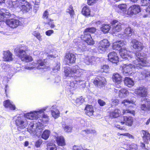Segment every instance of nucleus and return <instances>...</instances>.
Listing matches in <instances>:
<instances>
[{"label":"nucleus","mask_w":150,"mask_h":150,"mask_svg":"<svg viewBox=\"0 0 150 150\" xmlns=\"http://www.w3.org/2000/svg\"><path fill=\"white\" fill-rule=\"evenodd\" d=\"M136 60L133 61V65L131 64H124L122 66L123 74L126 76L130 75L134 73L136 69H139L146 66L148 63L147 57L146 54L142 52H137L135 53Z\"/></svg>","instance_id":"obj_1"},{"label":"nucleus","mask_w":150,"mask_h":150,"mask_svg":"<svg viewBox=\"0 0 150 150\" xmlns=\"http://www.w3.org/2000/svg\"><path fill=\"white\" fill-rule=\"evenodd\" d=\"M44 127L42 123L40 122L36 124L30 123L27 128L28 131L33 135H36L38 137H41L44 140H47L50 135V131L49 130L45 129L42 133Z\"/></svg>","instance_id":"obj_2"},{"label":"nucleus","mask_w":150,"mask_h":150,"mask_svg":"<svg viewBox=\"0 0 150 150\" xmlns=\"http://www.w3.org/2000/svg\"><path fill=\"white\" fill-rule=\"evenodd\" d=\"M125 44L122 41L116 42L113 43L112 48L114 50H120V55L122 58L127 59L130 62H131L133 56L134 54L132 52L128 51L125 47L121 48Z\"/></svg>","instance_id":"obj_3"},{"label":"nucleus","mask_w":150,"mask_h":150,"mask_svg":"<svg viewBox=\"0 0 150 150\" xmlns=\"http://www.w3.org/2000/svg\"><path fill=\"white\" fill-rule=\"evenodd\" d=\"M64 72L66 76L73 77L75 79L80 77L83 74L86 73V70L80 68L78 66L75 65L71 68L64 67Z\"/></svg>","instance_id":"obj_4"},{"label":"nucleus","mask_w":150,"mask_h":150,"mask_svg":"<svg viewBox=\"0 0 150 150\" xmlns=\"http://www.w3.org/2000/svg\"><path fill=\"white\" fill-rule=\"evenodd\" d=\"M12 4L13 7L20 6V9L23 12H26L28 11L32 8L30 4L25 0H20L19 1H11L10 5Z\"/></svg>","instance_id":"obj_5"},{"label":"nucleus","mask_w":150,"mask_h":150,"mask_svg":"<svg viewBox=\"0 0 150 150\" xmlns=\"http://www.w3.org/2000/svg\"><path fill=\"white\" fill-rule=\"evenodd\" d=\"M16 55L18 56L20 59L23 62H29L33 60V59L30 55L27 54L25 50H24L22 48L18 49L16 48L15 50Z\"/></svg>","instance_id":"obj_6"},{"label":"nucleus","mask_w":150,"mask_h":150,"mask_svg":"<svg viewBox=\"0 0 150 150\" xmlns=\"http://www.w3.org/2000/svg\"><path fill=\"white\" fill-rule=\"evenodd\" d=\"M46 109V108H45L31 111L25 114L24 116L26 118L29 119L35 120H36L35 122H38V120L39 117H40L41 114L44 111H45Z\"/></svg>","instance_id":"obj_7"},{"label":"nucleus","mask_w":150,"mask_h":150,"mask_svg":"<svg viewBox=\"0 0 150 150\" xmlns=\"http://www.w3.org/2000/svg\"><path fill=\"white\" fill-rule=\"evenodd\" d=\"M26 118L24 115L23 117H14L16 124L18 129H23L27 127L28 123Z\"/></svg>","instance_id":"obj_8"},{"label":"nucleus","mask_w":150,"mask_h":150,"mask_svg":"<svg viewBox=\"0 0 150 150\" xmlns=\"http://www.w3.org/2000/svg\"><path fill=\"white\" fill-rule=\"evenodd\" d=\"M37 64H36L35 63H33L32 66H27L25 67V68L26 69L31 70L33 69L35 67H37L38 69H46L48 67L45 65V62L44 61L42 60H39L37 62Z\"/></svg>","instance_id":"obj_9"},{"label":"nucleus","mask_w":150,"mask_h":150,"mask_svg":"<svg viewBox=\"0 0 150 150\" xmlns=\"http://www.w3.org/2000/svg\"><path fill=\"white\" fill-rule=\"evenodd\" d=\"M110 45L108 40L104 39L100 41L98 44V49L99 52L102 53L105 51Z\"/></svg>","instance_id":"obj_10"},{"label":"nucleus","mask_w":150,"mask_h":150,"mask_svg":"<svg viewBox=\"0 0 150 150\" xmlns=\"http://www.w3.org/2000/svg\"><path fill=\"white\" fill-rule=\"evenodd\" d=\"M119 122L122 125L125 124L126 125L131 126L133 124V118L130 116H122L119 120Z\"/></svg>","instance_id":"obj_11"},{"label":"nucleus","mask_w":150,"mask_h":150,"mask_svg":"<svg viewBox=\"0 0 150 150\" xmlns=\"http://www.w3.org/2000/svg\"><path fill=\"white\" fill-rule=\"evenodd\" d=\"M76 79L75 81H72L67 83V87L68 88L73 90H74L77 87V85H83L85 83V82L83 80H77Z\"/></svg>","instance_id":"obj_12"},{"label":"nucleus","mask_w":150,"mask_h":150,"mask_svg":"<svg viewBox=\"0 0 150 150\" xmlns=\"http://www.w3.org/2000/svg\"><path fill=\"white\" fill-rule=\"evenodd\" d=\"M111 24L112 26V31L115 33L120 31L122 29V24L116 20L112 21Z\"/></svg>","instance_id":"obj_13"},{"label":"nucleus","mask_w":150,"mask_h":150,"mask_svg":"<svg viewBox=\"0 0 150 150\" xmlns=\"http://www.w3.org/2000/svg\"><path fill=\"white\" fill-rule=\"evenodd\" d=\"M141 11V8L140 6L138 5H134L131 6L129 8L127 12L128 15L136 14Z\"/></svg>","instance_id":"obj_14"},{"label":"nucleus","mask_w":150,"mask_h":150,"mask_svg":"<svg viewBox=\"0 0 150 150\" xmlns=\"http://www.w3.org/2000/svg\"><path fill=\"white\" fill-rule=\"evenodd\" d=\"M137 95L142 97H145L147 95L146 88L144 86H141L136 89L134 92Z\"/></svg>","instance_id":"obj_15"},{"label":"nucleus","mask_w":150,"mask_h":150,"mask_svg":"<svg viewBox=\"0 0 150 150\" xmlns=\"http://www.w3.org/2000/svg\"><path fill=\"white\" fill-rule=\"evenodd\" d=\"M131 46L134 49L140 51L144 47L143 44L136 39L132 40L130 42Z\"/></svg>","instance_id":"obj_16"},{"label":"nucleus","mask_w":150,"mask_h":150,"mask_svg":"<svg viewBox=\"0 0 150 150\" xmlns=\"http://www.w3.org/2000/svg\"><path fill=\"white\" fill-rule=\"evenodd\" d=\"M2 10L0 11V22L5 21L6 23L8 25H9V13L6 12H3Z\"/></svg>","instance_id":"obj_17"},{"label":"nucleus","mask_w":150,"mask_h":150,"mask_svg":"<svg viewBox=\"0 0 150 150\" xmlns=\"http://www.w3.org/2000/svg\"><path fill=\"white\" fill-rule=\"evenodd\" d=\"M76 58L75 55L72 53H69L66 54L65 56V61L66 63L70 65L75 62Z\"/></svg>","instance_id":"obj_18"},{"label":"nucleus","mask_w":150,"mask_h":150,"mask_svg":"<svg viewBox=\"0 0 150 150\" xmlns=\"http://www.w3.org/2000/svg\"><path fill=\"white\" fill-rule=\"evenodd\" d=\"M108 59L112 63L117 64L119 61V58L117 54L115 52H110L108 55Z\"/></svg>","instance_id":"obj_19"},{"label":"nucleus","mask_w":150,"mask_h":150,"mask_svg":"<svg viewBox=\"0 0 150 150\" xmlns=\"http://www.w3.org/2000/svg\"><path fill=\"white\" fill-rule=\"evenodd\" d=\"M142 104L140 106L141 109L144 111H148L150 110V102L147 99H143L142 100Z\"/></svg>","instance_id":"obj_20"},{"label":"nucleus","mask_w":150,"mask_h":150,"mask_svg":"<svg viewBox=\"0 0 150 150\" xmlns=\"http://www.w3.org/2000/svg\"><path fill=\"white\" fill-rule=\"evenodd\" d=\"M136 100L134 99H125L122 102V104L126 107L132 108L136 105Z\"/></svg>","instance_id":"obj_21"},{"label":"nucleus","mask_w":150,"mask_h":150,"mask_svg":"<svg viewBox=\"0 0 150 150\" xmlns=\"http://www.w3.org/2000/svg\"><path fill=\"white\" fill-rule=\"evenodd\" d=\"M133 32V30L131 28L128 27L126 28L124 31L123 34H119L118 36L119 38H124L129 35H131Z\"/></svg>","instance_id":"obj_22"},{"label":"nucleus","mask_w":150,"mask_h":150,"mask_svg":"<svg viewBox=\"0 0 150 150\" xmlns=\"http://www.w3.org/2000/svg\"><path fill=\"white\" fill-rule=\"evenodd\" d=\"M93 83L95 85L98 86L102 87L106 83V81L104 77H99L96 78Z\"/></svg>","instance_id":"obj_23"},{"label":"nucleus","mask_w":150,"mask_h":150,"mask_svg":"<svg viewBox=\"0 0 150 150\" xmlns=\"http://www.w3.org/2000/svg\"><path fill=\"white\" fill-rule=\"evenodd\" d=\"M44 111H44L41 114L40 117H39V119L38 120V122H35L34 123L31 122V123L36 124V123L39 122L40 123H41V122H42L44 123H47L49 121V116L47 115L44 114Z\"/></svg>","instance_id":"obj_24"},{"label":"nucleus","mask_w":150,"mask_h":150,"mask_svg":"<svg viewBox=\"0 0 150 150\" xmlns=\"http://www.w3.org/2000/svg\"><path fill=\"white\" fill-rule=\"evenodd\" d=\"M98 59L93 56H87L84 58V62L87 65H89L94 63Z\"/></svg>","instance_id":"obj_25"},{"label":"nucleus","mask_w":150,"mask_h":150,"mask_svg":"<svg viewBox=\"0 0 150 150\" xmlns=\"http://www.w3.org/2000/svg\"><path fill=\"white\" fill-rule=\"evenodd\" d=\"M81 13L83 15L86 16H93L95 14L94 13H92L91 12L89 7L88 6H85L83 7Z\"/></svg>","instance_id":"obj_26"},{"label":"nucleus","mask_w":150,"mask_h":150,"mask_svg":"<svg viewBox=\"0 0 150 150\" xmlns=\"http://www.w3.org/2000/svg\"><path fill=\"white\" fill-rule=\"evenodd\" d=\"M121 115V112L118 109H115L110 111L109 113L110 117L111 118H116Z\"/></svg>","instance_id":"obj_27"},{"label":"nucleus","mask_w":150,"mask_h":150,"mask_svg":"<svg viewBox=\"0 0 150 150\" xmlns=\"http://www.w3.org/2000/svg\"><path fill=\"white\" fill-rule=\"evenodd\" d=\"M55 138L56 142L58 145L62 146L65 145V140L62 136L57 135L55 136Z\"/></svg>","instance_id":"obj_28"},{"label":"nucleus","mask_w":150,"mask_h":150,"mask_svg":"<svg viewBox=\"0 0 150 150\" xmlns=\"http://www.w3.org/2000/svg\"><path fill=\"white\" fill-rule=\"evenodd\" d=\"M84 38L86 43L89 45H93L94 44V41L93 40L91 35L88 34H85Z\"/></svg>","instance_id":"obj_29"},{"label":"nucleus","mask_w":150,"mask_h":150,"mask_svg":"<svg viewBox=\"0 0 150 150\" xmlns=\"http://www.w3.org/2000/svg\"><path fill=\"white\" fill-rule=\"evenodd\" d=\"M85 110L86 114L89 116H92L94 112L93 107L90 105L86 106Z\"/></svg>","instance_id":"obj_30"},{"label":"nucleus","mask_w":150,"mask_h":150,"mask_svg":"<svg viewBox=\"0 0 150 150\" xmlns=\"http://www.w3.org/2000/svg\"><path fill=\"white\" fill-rule=\"evenodd\" d=\"M19 21L16 19L10 18V28H14L19 25Z\"/></svg>","instance_id":"obj_31"},{"label":"nucleus","mask_w":150,"mask_h":150,"mask_svg":"<svg viewBox=\"0 0 150 150\" xmlns=\"http://www.w3.org/2000/svg\"><path fill=\"white\" fill-rule=\"evenodd\" d=\"M112 78L113 81L117 84H120L122 81L121 76L117 73L114 74Z\"/></svg>","instance_id":"obj_32"},{"label":"nucleus","mask_w":150,"mask_h":150,"mask_svg":"<svg viewBox=\"0 0 150 150\" xmlns=\"http://www.w3.org/2000/svg\"><path fill=\"white\" fill-rule=\"evenodd\" d=\"M125 84L128 87H131L134 85V82L133 80L129 77H125L124 80Z\"/></svg>","instance_id":"obj_33"},{"label":"nucleus","mask_w":150,"mask_h":150,"mask_svg":"<svg viewBox=\"0 0 150 150\" xmlns=\"http://www.w3.org/2000/svg\"><path fill=\"white\" fill-rule=\"evenodd\" d=\"M119 96L120 98L125 97L129 94V92L126 89L122 88L119 90Z\"/></svg>","instance_id":"obj_34"},{"label":"nucleus","mask_w":150,"mask_h":150,"mask_svg":"<svg viewBox=\"0 0 150 150\" xmlns=\"http://www.w3.org/2000/svg\"><path fill=\"white\" fill-rule=\"evenodd\" d=\"M143 134V138L146 143H148L149 141H150V134L146 131H142Z\"/></svg>","instance_id":"obj_35"},{"label":"nucleus","mask_w":150,"mask_h":150,"mask_svg":"<svg viewBox=\"0 0 150 150\" xmlns=\"http://www.w3.org/2000/svg\"><path fill=\"white\" fill-rule=\"evenodd\" d=\"M111 28L110 25L104 24L102 25L100 28L101 30L104 33H108Z\"/></svg>","instance_id":"obj_36"},{"label":"nucleus","mask_w":150,"mask_h":150,"mask_svg":"<svg viewBox=\"0 0 150 150\" xmlns=\"http://www.w3.org/2000/svg\"><path fill=\"white\" fill-rule=\"evenodd\" d=\"M51 111L52 116L54 119H57L59 117L60 112L58 109H54L51 110Z\"/></svg>","instance_id":"obj_37"},{"label":"nucleus","mask_w":150,"mask_h":150,"mask_svg":"<svg viewBox=\"0 0 150 150\" xmlns=\"http://www.w3.org/2000/svg\"><path fill=\"white\" fill-rule=\"evenodd\" d=\"M57 147L56 145L52 143H49L47 146V150H57Z\"/></svg>","instance_id":"obj_38"},{"label":"nucleus","mask_w":150,"mask_h":150,"mask_svg":"<svg viewBox=\"0 0 150 150\" xmlns=\"http://www.w3.org/2000/svg\"><path fill=\"white\" fill-rule=\"evenodd\" d=\"M127 6L126 4H120L118 6V8L125 14H126Z\"/></svg>","instance_id":"obj_39"},{"label":"nucleus","mask_w":150,"mask_h":150,"mask_svg":"<svg viewBox=\"0 0 150 150\" xmlns=\"http://www.w3.org/2000/svg\"><path fill=\"white\" fill-rule=\"evenodd\" d=\"M4 60L8 61L9 60V51L8 50L4 51L3 53Z\"/></svg>","instance_id":"obj_40"},{"label":"nucleus","mask_w":150,"mask_h":150,"mask_svg":"<svg viewBox=\"0 0 150 150\" xmlns=\"http://www.w3.org/2000/svg\"><path fill=\"white\" fill-rule=\"evenodd\" d=\"M49 13L48 11L47 10H45L43 13L42 18L44 20V23L45 21L50 19L48 18Z\"/></svg>","instance_id":"obj_41"},{"label":"nucleus","mask_w":150,"mask_h":150,"mask_svg":"<svg viewBox=\"0 0 150 150\" xmlns=\"http://www.w3.org/2000/svg\"><path fill=\"white\" fill-rule=\"evenodd\" d=\"M127 150H137L138 147L137 145L134 144L127 145Z\"/></svg>","instance_id":"obj_42"},{"label":"nucleus","mask_w":150,"mask_h":150,"mask_svg":"<svg viewBox=\"0 0 150 150\" xmlns=\"http://www.w3.org/2000/svg\"><path fill=\"white\" fill-rule=\"evenodd\" d=\"M53 20L50 19L46 21L44 23L45 24H48L51 28H53L55 27V26L54 22H53Z\"/></svg>","instance_id":"obj_43"},{"label":"nucleus","mask_w":150,"mask_h":150,"mask_svg":"<svg viewBox=\"0 0 150 150\" xmlns=\"http://www.w3.org/2000/svg\"><path fill=\"white\" fill-rule=\"evenodd\" d=\"M109 70V67L107 65H103L101 67L100 71L101 72L107 73Z\"/></svg>","instance_id":"obj_44"},{"label":"nucleus","mask_w":150,"mask_h":150,"mask_svg":"<svg viewBox=\"0 0 150 150\" xmlns=\"http://www.w3.org/2000/svg\"><path fill=\"white\" fill-rule=\"evenodd\" d=\"M85 101L84 99L82 97L77 98L75 101L76 104L77 105H80Z\"/></svg>","instance_id":"obj_45"},{"label":"nucleus","mask_w":150,"mask_h":150,"mask_svg":"<svg viewBox=\"0 0 150 150\" xmlns=\"http://www.w3.org/2000/svg\"><path fill=\"white\" fill-rule=\"evenodd\" d=\"M62 127L64 128V130L65 132H71L72 129V127L70 125H62Z\"/></svg>","instance_id":"obj_46"},{"label":"nucleus","mask_w":150,"mask_h":150,"mask_svg":"<svg viewBox=\"0 0 150 150\" xmlns=\"http://www.w3.org/2000/svg\"><path fill=\"white\" fill-rule=\"evenodd\" d=\"M96 28L94 27L88 28L85 29L84 33L85 34H87L88 32L94 33L96 32Z\"/></svg>","instance_id":"obj_47"},{"label":"nucleus","mask_w":150,"mask_h":150,"mask_svg":"<svg viewBox=\"0 0 150 150\" xmlns=\"http://www.w3.org/2000/svg\"><path fill=\"white\" fill-rule=\"evenodd\" d=\"M147 14H144L143 15L144 18H145L149 17L150 15V5L145 10Z\"/></svg>","instance_id":"obj_48"},{"label":"nucleus","mask_w":150,"mask_h":150,"mask_svg":"<svg viewBox=\"0 0 150 150\" xmlns=\"http://www.w3.org/2000/svg\"><path fill=\"white\" fill-rule=\"evenodd\" d=\"M82 132L83 133H86L88 134L91 133H94L96 132V131L94 129H87L85 130H82Z\"/></svg>","instance_id":"obj_49"},{"label":"nucleus","mask_w":150,"mask_h":150,"mask_svg":"<svg viewBox=\"0 0 150 150\" xmlns=\"http://www.w3.org/2000/svg\"><path fill=\"white\" fill-rule=\"evenodd\" d=\"M66 11L71 16H72L74 14V11L72 6H70L69 8L67 9Z\"/></svg>","instance_id":"obj_50"},{"label":"nucleus","mask_w":150,"mask_h":150,"mask_svg":"<svg viewBox=\"0 0 150 150\" xmlns=\"http://www.w3.org/2000/svg\"><path fill=\"white\" fill-rule=\"evenodd\" d=\"M141 74L145 77L150 76V70H143Z\"/></svg>","instance_id":"obj_51"},{"label":"nucleus","mask_w":150,"mask_h":150,"mask_svg":"<svg viewBox=\"0 0 150 150\" xmlns=\"http://www.w3.org/2000/svg\"><path fill=\"white\" fill-rule=\"evenodd\" d=\"M79 50L80 51H83L86 50V47L84 44H83L81 43H80L79 45Z\"/></svg>","instance_id":"obj_52"},{"label":"nucleus","mask_w":150,"mask_h":150,"mask_svg":"<svg viewBox=\"0 0 150 150\" xmlns=\"http://www.w3.org/2000/svg\"><path fill=\"white\" fill-rule=\"evenodd\" d=\"M129 113L132 114L133 115H135V111L134 110H130L129 109L126 110H123L122 111L123 115L126 114L127 113Z\"/></svg>","instance_id":"obj_53"},{"label":"nucleus","mask_w":150,"mask_h":150,"mask_svg":"<svg viewBox=\"0 0 150 150\" xmlns=\"http://www.w3.org/2000/svg\"><path fill=\"white\" fill-rule=\"evenodd\" d=\"M150 3V0H141L142 6H147Z\"/></svg>","instance_id":"obj_54"},{"label":"nucleus","mask_w":150,"mask_h":150,"mask_svg":"<svg viewBox=\"0 0 150 150\" xmlns=\"http://www.w3.org/2000/svg\"><path fill=\"white\" fill-rule=\"evenodd\" d=\"M33 34L40 41H41V40H42L41 36L40 35V34L39 33L35 31V32H33Z\"/></svg>","instance_id":"obj_55"},{"label":"nucleus","mask_w":150,"mask_h":150,"mask_svg":"<svg viewBox=\"0 0 150 150\" xmlns=\"http://www.w3.org/2000/svg\"><path fill=\"white\" fill-rule=\"evenodd\" d=\"M83 149L84 148L81 145H74L72 148V150H83Z\"/></svg>","instance_id":"obj_56"},{"label":"nucleus","mask_w":150,"mask_h":150,"mask_svg":"<svg viewBox=\"0 0 150 150\" xmlns=\"http://www.w3.org/2000/svg\"><path fill=\"white\" fill-rule=\"evenodd\" d=\"M43 55L46 56L45 57H47L48 58L50 59L51 58L55 57V55H53L51 54V52H50L49 53H45L43 54Z\"/></svg>","instance_id":"obj_57"},{"label":"nucleus","mask_w":150,"mask_h":150,"mask_svg":"<svg viewBox=\"0 0 150 150\" xmlns=\"http://www.w3.org/2000/svg\"><path fill=\"white\" fill-rule=\"evenodd\" d=\"M42 142V140L41 139H39L35 142V146L37 147H39L40 146Z\"/></svg>","instance_id":"obj_58"},{"label":"nucleus","mask_w":150,"mask_h":150,"mask_svg":"<svg viewBox=\"0 0 150 150\" xmlns=\"http://www.w3.org/2000/svg\"><path fill=\"white\" fill-rule=\"evenodd\" d=\"M4 106L6 108H8L9 107V100H7L4 102Z\"/></svg>","instance_id":"obj_59"},{"label":"nucleus","mask_w":150,"mask_h":150,"mask_svg":"<svg viewBox=\"0 0 150 150\" xmlns=\"http://www.w3.org/2000/svg\"><path fill=\"white\" fill-rule=\"evenodd\" d=\"M121 135L125 136L128 137L129 138L134 139V137L132 135L129 134L128 133H123L120 134Z\"/></svg>","instance_id":"obj_60"},{"label":"nucleus","mask_w":150,"mask_h":150,"mask_svg":"<svg viewBox=\"0 0 150 150\" xmlns=\"http://www.w3.org/2000/svg\"><path fill=\"white\" fill-rule=\"evenodd\" d=\"M54 33V30H49L45 32V34L47 36H50Z\"/></svg>","instance_id":"obj_61"},{"label":"nucleus","mask_w":150,"mask_h":150,"mask_svg":"<svg viewBox=\"0 0 150 150\" xmlns=\"http://www.w3.org/2000/svg\"><path fill=\"white\" fill-rule=\"evenodd\" d=\"M119 100L117 99H112V105H118Z\"/></svg>","instance_id":"obj_62"},{"label":"nucleus","mask_w":150,"mask_h":150,"mask_svg":"<svg viewBox=\"0 0 150 150\" xmlns=\"http://www.w3.org/2000/svg\"><path fill=\"white\" fill-rule=\"evenodd\" d=\"M16 109V107L15 105L13 102H10V110H15Z\"/></svg>","instance_id":"obj_63"},{"label":"nucleus","mask_w":150,"mask_h":150,"mask_svg":"<svg viewBox=\"0 0 150 150\" xmlns=\"http://www.w3.org/2000/svg\"><path fill=\"white\" fill-rule=\"evenodd\" d=\"M60 69L59 64L58 63L56 64V66L53 69V70L55 72V70L58 71Z\"/></svg>","instance_id":"obj_64"}]
</instances>
